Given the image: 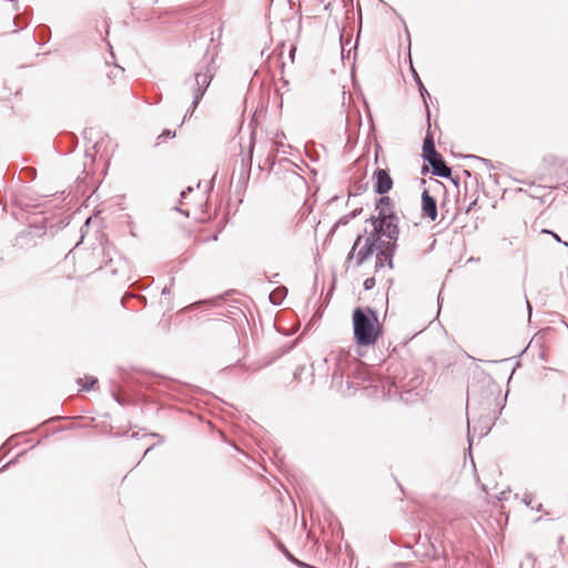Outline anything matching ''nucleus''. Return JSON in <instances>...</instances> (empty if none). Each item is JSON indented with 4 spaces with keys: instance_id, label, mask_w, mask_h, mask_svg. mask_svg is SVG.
<instances>
[{
    "instance_id": "a19ab883",
    "label": "nucleus",
    "mask_w": 568,
    "mask_h": 568,
    "mask_svg": "<svg viewBox=\"0 0 568 568\" xmlns=\"http://www.w3.org/2000/svg\"><path fill=\"white\" fill-rule=\"evenodd\" d=\"M467 440H468V442H469V444L471 445V439H470V433H469V432H468Z\"/></svg>"
},
{
    "instance_id": "39448f33",
    "label": "nucleus",
    "mask_w": 568,
    "mask_h": 568,
    "mask_svg": "<svg viewBox=\"0 0 568 568\" xmlns=\"http://www.w3.org/2000/svg\"><path fill=\"white\" fill-rule=\"evenodd\" d=\"M372 179L374 182V192L378 195L387 194L394 185V181L386 169L377 168Z\"/></svg>"
},
{
    "instance_id": "a211bd4d",
    "label": "nucleus",
    "mask_w": 568,
    "mask_h": 568,
    "mask_svg": "<svg viewBox=\"0 0 568 568\" xmlns=\"http://www.w3.org/2000/svg\"><path fill=\"white\" fill-rule=\"evenodd\" d=\"M363 239H364L363 234L357 235V237L355 239V241L353 243L351 251L347 254V260H353V258L356 260V253H357L356 251L361 246Z\"/></svg>"
},
{
    "instance_id": "0eeeda50",
    "label": "nucleus",
    "mask_w": 568,
    "mask_h": 568,
    "mask_svg": "<svg viewBox=\"0 0 568 568\" xmlns=\"http://www.w3.org/2000/svg\"><path fill=\"white\" fill-rule=\"evenodd\" d=\"M254 150V132H251L250 134V143H248V151L247 155L245 156L243 153V150L241 151V169L239 174V181L237 183L241 185H245L250 178V171L252 166V155Z\"/></svg>"
},
{
    "instance_id": "aec40b11",
    "label": "nucleus",
    "mask_w": 568,
    "mask_h": 568,
    "mask_svg": "<svg viewBox=\"0 0 568 568\" xmlns=\"http://www.w3.org/2000/svg\"><path fill=\"white\" fill-rule=\"evenodd\" d=\"M468 158L474 159L478 162H481L484 165H486L487 169H494V165L490 160L478 156V155H468Z\"/></svg>"
},
{
    "instance_id": "4c0bfd02",
    "label": "nucleus",
    "mask_w": 568,
    "mask_h": 568,
    "mask_svg": "<svg viewBox=\"0 0 568 568\" xmlns=\"http://www.w3.org/2000/svg\"><path fill=\"white\" fill-rule=\"evenodd\" d=\"M152 436L159 437V438H160V442H162V440H163V437H162L161 435H159V434H152Z\"/></svg>"
},
{
    "instance_id": "58836bf2",
    "label": "nucleus",
    "mask_w": 568,
    "mask_h": 568,
    "mask_svg": "<svg viewBox=\"0 0 568 568\" xmlns=\"http://www.w3.org/2000/svg\"><path fill=\"white\" fill-rule=\"evenodd\" d=\"M527 558H528L529 560H531V561H534V560H535V558L532 557V555H531V554H528V555H527Z\"/></svg>"
},
{
    "instance_id": "2f4dec72",
    "label": "nucleus",
    "mask_w": 568,
    "mask_h": 568,
    "mask_svg": "<svg viewBox=\"0 0 568 568\" xmlns=\"http://www.w3.org/2000/svg\"><path fill=\"white\" fill-rule=\"evenodd\" d=\"M170 293H171V286L166 285L162 288V292H161L162 295H168Z\"/></svg>"
},
{
    "instance_id": "ddd939ff",
    "label": "nucleus",
    "mask_w": 568,
    "mask_h": 568,
    "mask_svg": "<svg viewBox=\"0 0 568 568\" xmlns=\"http://www.w3.org/2000/svg\"><path fill=\"white\" fill-rule=\"evenodd\" d=\"M375 210L381 213V216L383 214L387 213H395L394 212V203L389 196L386 194L381 195V197L376 201Z\"/></svg>"
},
{
    "instance_id": "dca6fc26",
    "label": "nucleus",
    "mask_w": 568,
    "mask_h": 568,
    "mask_svg": "<svg viewBox=\"0 0 568 568\" xmlns=\"http://www.w3.org/2000/svg\"><path fill=\"white\" fill-rule=\"evenodd\" d=\"M27 14H28L27 10L23 11L22 13L16 14V17L12 20V24L16 27V29L12 30V33H17L19 28L20 29L27 28V26H28Z\"/></svg>"
},
{
    "instance_id": "f03ea898",
    "label": "nucleus",
    "mask_w": 568,
    "mask_h": 568,
    "mask_svg": "<svg viewBox=\"0 0 568 568\" xmlns=\"http://www.w3.org/2000/svg\"><path fill=\"white\" fill-rule=\"evenodd\" d=\"M215 71L216 68L214 65V55L210 58L204 57V59L199 63L193 79L185 81V84L190 85V90L193 94V101L184 115V120L189 115L191 116L193 111L197 108L201 99L205 94L215 75Z\"/></svg>"
},
{
    "instance_id": "5701e85b",
    "label": "nucleus",
    "mask_w": 568,
    "mask_h": 568,
    "mask_svg": "<svg viewBox=\"0 0 568 568\" xmlns=\"http://www.w3.org/2000/svg\"><path fill=\"white\" fill-rule=\"evenodd\" d=\"M364 290L369 291L375 286V278L374 277H367L363 283Z\"/></svg>"
},
{
    "instance_id": "c9c22d12",
    "label": "nucleus",
    "mask_w": 568,
    "mask_h": 568,
    "mask_svg": "<svg viewBox=\"0 0 568 568\" xmlns=\"http://www.w3.org/2000/svg\"><path fill=\"white\" fill-rule=\"evenodd\" d=\"M16 460H17V458L11 459L9 463H7V464L1 468V470L6 469V468H7V467H9L10 465H12Z\"/></svg>"
},
{
    "instance_id": "393cba45",
    "label": "nucleus",
    "mask_w": 568,
    "mask_h": 568,
    "mask_svg": "<svg viewBox=\"0 0 568 568\" xmlns=\"http://www.w3.org/2000/svg\"><path fill=\"white\" fill-rule=\"evenodd\" d=\"M532 500H534V495L532 494H525L524 498H523V503L528 506V507H531L534 508L532 506Z\"/></svg>"
},
{
    "instance_id": "cd10ccee",
    "label": "nucleus",
    "mask_w": 568,
    "mask_h": 568,
    "mask_svg": "<svg viewBox=\"0 0 568 568\" xmlns=\"http://www.w3.org/2000/svg\"><path fill=\"white\" fill-rule=\"evenodd\" d=\"M162 136L168 138V139H173V138H175V131L166 129L162 132V134L159 138H162Z\"/></svg>"
},
{
    "instance_id": "412c9836",
    "label": "nucleus",
    "mask_w": 568,
    "mask_h": 568,
    "mask_svg": "<svg viewBox=\"0 0 568 568\" xmlns=\"http://www.w3.org/2000/svg\"><path fill=\"white\" fill-rule=\"evenodd\" d=\"M541 233H545V234H550L558 243H561L562 245H565L566 247H568V242L566 241H562L561 237L555 233L554 231L551 230H547V229H544L541 231Z\"/></svg>"
},
{
    "instance_id": "7c9ffc66",
    "label": "nucleus",
    "mask_w": 568,
    "mask_h": 568,
    "mask_svg": "<svg viewBox=\"0 0 568 568\" xmlns=\"http://www.w3.org/2000/svg\"><path fill=\"white\" fill-rule=\"evenodd\" d=\"M476 203H477L476 199L474 201H471L466 209V213L470 212L473 210V207L476 205Z\"/></svg>"
},
{
    "instance_id": "6ab92c4d",
    "label": "nucleus",
    "mask_w": 568,
    "mask_h": 568,
    "mask_svg": "<svg viewBox=\"0 0 568 568\" xmlns=\"http://www.w3.org/2000/svg\"><path fill=\"white\" fill-rule=\"evenodd\" d=\"M87 379V384L85 385H82V382L83 379L82 378H78L77 379V383L82 386V389H85V390H90L94 387V385L98 383V378L93 377V376H88L85 377Z\"/></svg>"
},
{
    "instance_id": "b1692460",
    "label": "nucleus",
    "mask_w": 568,
    "mask_h": 568,
    "mask_svg": "<svg viewBox=\"0 0 568 568\" xmlns=\"http://www.w3.org/2000/svg\"><path fill=\"white\" fill-rule=\"evenodd\" d=\"M383 219L381 217V213H378L377 215H372L369 219H367V222H369L374 227H377V224L382 221Z\"/></svg>"
},
{
    "instance_id": "f8f14e48",
    "label": "nucleus",
    "mask_w": 568,
    "mask_h": 568,
    "mask_svg": "<svg viewBox=\"0 0 568 568\" xmlns=\"http://www.w3.org/2000/svg\"><path fill=\"white\" fill-rule=\"evenodd\" d=\"M376 251V247L369 245L368 243L364 242L361 243V246L357 248L356 253V266H361L364 264Z\"/></svg>"
},
{
    "instance_id": "9d476101",
    "label": "nucleus",
    "mask_w": 568,
    "mask_h": 568,
    "mask_svg": "<svg viewBox=\"0 0 568 568\" xmlns=\"http://www.w3.org/2000/svg\"><path fill=\"white\" fill-rule=\"evenodd\" d=\"M351 373V388L362 383L371 382L368 367L359 359V366L355 371L352 368Z\"/></svg>"
},
{
    "instance_id": "4468645a",
    "label": "nucleus",
    "mask_w": 568,
    "mask_h": 568,
    "mask_svg": "<svg viewBox=\"0 0 568 568\" xmlns=\"http://www.w3.org/2000/svg\"><path fill=\"white\" fill-rule=\"evenodd\" d=\"M413 77L418 87L419 93L423 98V101H424V104H425V108L427 111V121L429 122L430 111H429V108L427 104V98H430V95H429L428 91L426 90L425 85L423 84L419 75L417 74V72L414 69H413Z\"/></svg>"
},
{
    "instance_id": "72a5a7b5",
    "label": "nucleus",
    "mask_w": 568,
    "mask_h": 568,
    "mask_svg": "<svg viewBox=\"0 0 568 568\" xmlns=\"http://www.w3.org/2000/svg\"><path fill=\"white\" fill-rule=\"evenodd\" d=\"M112 397H113V398H114V400H115L116 403H119L120 405H122V404H123V403H122V400H121V398H120L115 393H112Z\"/></svg>"
},
{
    "instance_id": "1a4fd4ad",
    "label": "nucleus",
    "mask_w": 568,
    "mask_h": 568,
    "mask_svg": "<svg viewBox=\"0 0 568 568\" xmlns=\"http://www.w3.org/2000/svg\"><path fill=\"white\" fill-rule=\"evenodd\" d=\"M422 211L425 216L430 219V221H435L437 219V202L427 190H424L422 193Z\"/></svg>"
},
{
    "instance_id": "473e14b6",
    "label": "nucleus",
    "mask_w": 568,
    "mask_h": 568,
    "mask_svg": "<svg viewBox=\"0 0 568 568\" xmlns=\"http://www.w3.org/2000/svg\"><path fill=\"white\" fill-rule=\"evenodd\" d=\"M10 1L13 3V10L19 12L20 8H19L17 0H10Z\"/></svg>"
},
{
    "instance_id": "f704fd0d",
    "label": "nucleus",
    "mask_w": 568,
    "mask_h": 568,
    "mask_svg": "<svg viewBox=\"0 0 568 568\" xmlns=\"http://www.w3.org/2000/svg\"><path fill=\"white\" fill-rule=\"evenodd\" d=\"M526 305H527V308H528V316L530 317L531 316V305L529 303V301L526 298Z\"/></svg>"
},
{
    "instance_id": "ea45409f",
    "label": "nucleus",
    "mask_w": 568,
    "mask_h": 568,
    "mask_svg": "<svg viewBox=\"0 0 568 568\" xmlns=\"http://www.w3.org/2000/svg\"><path fill=\"white\" fill-rule=\"evenodd\" d=\"M139 298H140L141 301H143L144 303L146 302L145 296H142V295H141V296H139Z\"/></svg>"
},
{
    "instance_id": "4be33fe9",
    "label": "nucleus",
    "mask_w": 568,
    "mask_h": 568,
    "mask_svg": "<svg viewBox=\"0 0 568 568\" xmlns=\"http://www.w3.org/2000/svg\"><path fill=\"white\" fill-rule=\"evenodd\" d=\"M366 186L361 183H357L353 186V191L349 192V195L356 196L362 194L365 191Z\"/></svg>"
},
{
    "instance_id": "f257e3e1",
    "label": "nucleus",
    "mask_w": 568,
    "mask_h": 568,
    "mask_svg": "<svg viewBox=\"0 0 568 568\" xmlns=\"http://www.w3.org/2000/svg\"><path fill=\"white\" fill-rule=\"evenodd\" d=\"M353 331L358 346L374 345L381 335L377 312L371 307H356L353 312Z\"/></svg>"
},
{
    "instance_id": "7ed1b4c3",
    "label": "nucleus",
    "mask_w": 568,
    "mask_h": 568,
    "mask_svg": "<svg viewBox=\"0 0 568 568\" xmlns=\"http://www.w3.org/2000/svg\"><path fill=\"white\" fill-rule=\"evenodd\" d=\"M381 217L383 220L377 224V229L385 239L379 243V255H383L387 266L393 268V257L399 237V217L396 213L383 214Z\"/></svg>"
},
{
    "instance_id": "79ce46f5",
    "label": "nucleus",
    "mask_w": 568,
    "mask_h": 568,
    "mask_svg": "<svg viewBox=\"0 0 568 568\" xmlns=\"http://www.w3.org/2000/svg\"><path fill=\"white\" fill-rule=\"evenodd\" d=\"M277 276H278V273H275L273 276V280H276Z\"/></svg>"
},
{
    "instance_id": "423d86ee",
    "label": "nucleus",
    "mask_w": 568,
    "mask_h": 568,
    "mask_svg": "<svg viewBox=\"0 0 568 568\" xmlns=\"http://www.w3.org/2000/svg\"><path fill=\"white\" fill-rule=\"evenodd\" d=\"M426 162L432 166V173L436 176L449 179L456 186H458L459 179H454L452 176V170L445 162L443 155L440 153L437 154L436 158H426Z\"/></svg>"
},
{
    "instance_id": "c85d7f7f",
    "label": "nucleus",
    "mask_w": 568,
    "mask_h": 568,
    "mask_svg": "<svg viewBox=\"0 0 568 568\" xmlns=\"http://www.w3.org/2000/svg\"><path fill=\"white\" fill-rule=\"evenodd\" d=\"M295 52H296L295 45H291L290 53H288L291 62H294Z\"/></svg>"
},
{
    "instance_id": "9b49d317",
    "label": "nucleus",
    "mask_w": 568,
    "mask_h": 568,
    "mask_svg": "<svg viewBox=\"0 0 568 568\" xmlns=\"http://www.w3.org/2000/svg\"><path fill=\"white\" fill-rule=\"evenodd\" d=\"M438 152L436 151L435 141L433 138V134L428 131L425 135L424 142H423V152L422 156L423 160L426 161V158H436Z\"/></svg>"
},
{
    "instance_id": "20e7f679",
    "label": "nucleus",
    "mask_w": 568,
    "mask_h": 568,
    "mask_svg": "<svg viewBox=\"0 0 568 568\" xmlns=\"http://www.w3.org/2000/svg\"><path fill=\"white\" fill-rule=\"evenodd\" d=\"M329 361L334 362V369L332 374V382L335 386L342 387L344 378H346V387L351 388V371H355L359 366V359L352 355L349 352L337 351L329 355Z\"/></svg>"
},
{
    "instance_id": "6e6552de",
    "label": "nucleus",
    "mask_w": 568,
    "mask_h": 568,
    "mask_svg": "<svg viewBox=\"0 0 568 568\" xmlns=\"http://www.w3.org/2000/svg\"><path fill=\"white\" fill-rule=\"evenodd\" d=\"M383 237L384 236L382 235L379 230L377 227H374L371 231V233L368 234V236L363 239V242H366L369 245L376 247V263H375L376 271H378V268H382L385 265H387L385 260H384V256L379 255V243L384 241Z\"/></svg>"
},
{
    "instance_id": "f3484780",
    "label": "nucleus",
    "mask_w": 568,
    "mask_h": 568,
    "mask_svg": "<svg viewBox=\"0 0 568 568\" xmlns=\"http://www.w3.org/2000/svg\"><path fill=\"white\" fill-rule=\"evenodd\" d=\"M50 33H51V31H50V28H49V27H47V26H41V27H39V29H38V34H39V38L41 39V42H38V41L36 40V38H34V36H32V37H31V40H32V42H34L36 44H38V45H42V44H44V43H47V42L49 41V39H50Z\"/></svg>"
},
{
    "instance_id": "37998d69",
    "label": "nucleus",
    "mask_w": 568,
    "mask_h": 568,
    "mask_svg": "<svg viewBox=\"0 0 568 568\" xmlns=\"http://www.w3.org/2000/svg\"><path fill=\"white\" fill-rule=\"evenodd\" d=\"M277 276H278V273H275L273 276V280H276Z\"/></svg>"
},
{
    "instance_id": "e433bc0d",
    "label": "nucleus",
    "mask_w": 568,
    "mask_h": 568,
    "mask_svg": "<svg viewBox=\"0 0 568 568\" xmlns=\"http://www.w3.org/2000/svg\"><path fill=\"white\" fill-rule=\"evenodd\" d=\"M152 448H153V446H151V447L146 448V450L144 452L143 457H145V456L148 455V453H149Z\"/></svg>"
},
{
    "instance_id": "c756f323",
    "label": "nucleus",
    "mask_w": 568,
    "mask_h": 568,
    "mask_svg": "<svg viewBox=\"0 0 568 568\" xmlns=\"http://www.w3.org/2000/svg\"><path fill=\"white\" fill-rule=\"evenodd\" d=\"M192 191H193V189H192L191 186H189V187H186L185 190H183V191L181 192V196H182V197H185V196H186V194L191 193Z\"/></svg>"
},
{
    "instance_id": "a878e982",
    "label": "nucleus",
    "mask_w": 568,
    "mask_h": 568,
    "mask_svg": "<svg viewBox=\"0 0 568 568\" xmlns=\"http://www.w3.org/2000/svg\"><path fill=\"white\" fill-rule=\"evenodd\" d=\"M280 548H281V550L284 552V555H285V556H286L291 561L296 562V564H297V565H300V566H303V565H304V564H302V562L297 561V560H296V559H295V558H294V557L288 552V550H287L283 545H281V546H280Z\"/></svg>"
},
{
    "instance_id": "bb28decb",
    "label": "nucleus",
    "mask_w": 568,
    "mask_h": 568,
    "mask_svg": "<svg viewBox=\"0 0 568 568\" xmlns=\"http://www.w3.org/2000/svg\"><path fill=\"white\" fill-rule=\"evenodd\" d=\"M270 302L273 305H280L281 304V297H278V295H276V293L273 292V293L270 294Z\"/></svg>"
},
{
    "instance_id": "2eb2a0df",
    "label": "nucleus",
    "mask_w": 568,
    "mask_h": 568,
    "mask_svg": "<svg viewBox=\"0 0 568 568\" xmlns=\"http://www.w3.org/2000/svg\"><path fill=\"white\" fill-rule=\"evenodd\" d=\"M362 212V209H356L345 215H343L342 217H339L337 220V222L333 225L332 227V231L331 232H334L337 227L339 226H345L347 225L353 219H355L358 214H361Z\"/></svg>"
}]
</instances>
